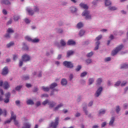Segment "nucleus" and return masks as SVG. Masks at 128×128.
I'll return each instance as SVG.
<instances>
[{
  "mask_svg": "<svg viewBox=\"0 0 128 128\" xmlns=\"http://www.w3.org/2000/svg\"><path fill=\"white\" fill-rule=\"evenodd\" d=\"M11 118L10 120H6L5 124H10L12 122V120H14L15 126H18V122L16 120V116L14 114V112H11Z\"/></svg>",
  "mask_w": 128,
  "mask_h": 128,
  "instance_id": "obj_1",
  "label": "nucleus"
},
{
  "mask_svg": "<svg viewBox=\"0 0 128 128\" xmlns=\"http://www.w3.org/2000/svg\"><path fill=\"white\" fill-rule=\"evenodd\" d=\"M34 10L29 8H26V12H28L30 16H34V12H40V9H38V6H34Z\"/></svg>",
  "mask_w": 128,
  "mask_h": 128,
  "instance_id": "obj_2",
  "label": "nucleus"
},
{
  "mask_svg": "<svg viewBox=\"0 0 128 128\" xmlns=\"http://www.w3.org/2000/svg\"><path fill=\"white\" fill-rule=\"evenodd\" d=\"M56 86H58V84L54 82V83L51 84L50 88L42 86V90L44 92H48V90H50V88H51L52 90V88H56Z\"/></svg>",
  "mask_w": 128,
  "mask_h": 128,
  "instance_id": "obj_3",
  "label": "nucleus"
},
{
  "mask_svg": "<svg viewBox=\"0 0 128 128\" xmlns=\"http://www.w3.org/2000/svg\"><path fill=\"white\" fill-rule=\"evenodd\" d=\"M123 48L124 45L122 44L120 45L119 46L116 47L115 50L112 51V56H116V54H118V52H120V50H122Z\"/></svg>",
  "mask_w": 128,
  "mask_h": 128,
  "instance_id": "obj_4",
  "label": "nucleus"
},
{
  "mask_svg": "<svg viewBox=\"0 0 128 128\" xmlns=\"http://www.w3.org/2000/svg\"><path fill=\"white\" fill-rule=\"evenodd\" d=\"M82 16H85L86 20H90L92 16L90 14V11L85 10L82 14Z\"/></svg>",
  "mask_w": 128,
  "mask_h": 128,
  "instance_id": "obj_5",
  "label": "nucleus"
},
{
  "mask_svg": "<svg viewBox=\"0 0 128 128\" xmlns=\"http://www.w3.org/2000/svg\"><path fill=\"white\" fill-rule=\"evenodd\" d=\"M58 120H60L59 118L58 117L56 118L55 119V122H51L50 125V128H56V126H58Z\"/></svg>",
  "mask_w": 128,
  "mask_h": 128,
  "instance_id": "obj_6",
  "label": "nucleus"
},
{
  "mask_svg": "<svg viewBox=\"0 0 128 128\" xmlns=\"http://www.w3.org/2000/svg\"><path fill=\"white\" fill-rule=\"evenodd\" d=\"M64 66H66V68H74V64L72 63V62L65 61L63 63Z\"/></svg>",
  "mask_w": 128,
  "mask_h": 128,
  "instance_id": "obj_7",
  "label": "nucleus"
},
{
  "mask_svg": "<svg viewBox=\"0 0 128 128\" xmlns=\"http://www.w3.org/2000/svg\"><path fill=\"white\" fill-rule=\"evenodd\" d=\"M102 38V35H100L98 36L96 38V40H97V42H96V46L94 48L95 50H98V46L100 44L99 40Z\"/></svg>",
  "mask_w": 128,
  "mask_h": 128,
  "instance_id": "obj_8",
  "label": "nucleus"
},
{
  "mask_svg": "<svg viewBox=\"0 0 128 128\" xmlns=\"http://www.w3.org/2000/svg\"><path fill=\"white\" fill-rule=\"evenodd\" d=\"M22 62H28L30 60V57L28 55L25 54L22 56Z\"/></svg>",
  "mask_w": 128,
  "mask_h": 128,
  "instance_id": "obj_9",
  "label": "nucleus"
},
{
  "mask_svg": "<svg viewBox=\"0 0 128 128\" xmlns=\"http://www.w3.org/2000/svg\"><path fill=\"white\" fill-rule=\"evenodd\" d=\"M8 34H7L5 35V37H6V38H10V34L14 32V30H12V28H8Z\"/></svg>",
  "mask_w": 128,
  "mask_h": 128,
  "instance_id": "obj_10",
  "label": "nucleus"
},
{
  "mask_svg": "<svg viewBox=\"0 0 128 128\" xmlns=\"http://www.w3.org/2000/svg\"><path fill=\"white\" fill-rule=\"evenodd\" d=\"M8 74V68L7 66L4 67L2 72V74L3 76H6V74Z\"/></svg>",
  "mask_w": 128,
  "mask_h": 128,
  "instance_id": "obj_11",
  "label": "nucleus"
},
{
  "mask_svg": "<svg viewBox=\"0 0 128 128\" xmlns=\"http://www.w3.org/2000/svg\"><path fill=\"white\" fill-rule=\"evenodd\" d=\"M102 87L99 88L97 91L96 92V96H100V94H102Z\"/></svg>",
  "mask_w": 128,
  "mask_h": 128,
  "instance_id": "obj_12",
  "label": "nucleus"
},
{
  "mask_svg": "<svg viewBox=\"0 0 128 128\" xmlns=\"http://www.w3.org/2000/svg\"><path fill=\"white\" fill-rule=\"evenodd\" d=\"M68 46H74L76 44V42L73 40H69L67 42Z\"/></svg>",
  "mask_w": 128,
  "mask_h": 128,
  "instance_id": "obj_13",
  "label": "nucleus"
},
{
  "mask_svg": "<svg viewBox=\"0 0 128 128\" xmlns=\"http://www.w3.org/2000/svg\"><path fill=\"white\" fill-rule=\"evenodd\" d=\"M80 6L81 8H84V10H88V5L84 3H80Z\"/></svg>",
  "mask_w": 128,
  "mask_h": 128,
  "instance_id": "obj_14",
  "label": "nucleus"
},
{
  "mask_svg": "<svg viewBox=\"0 0 128 128\" xmlns=\"http://www.w3.org/2000/svg\"><path fill=\"white\" fill-rule=\"evenodd\" d=\"M22 128H30V124L28 122H25Z\"/></svg>",
  "mask_w": 128,
  "mask_h": 128,
  "instance_id": "obj_15",
  "label": "nucleus"
},
{
  "mask_svg": "<svg viewBox=\"0 0 128 128\" xmlns=\"http://www.w3.org/2000/svg\"><path fill=\"white\" fill-rule=\"evenodd\" d=\"M4 90H7V88H10V84H8V82H6L4 84Z\"/></svg>",
  "mask_w": 128,
  "mask_h": 128,
  "instance_id": "obj_16",
  "label": "nucleus"
},
{
  "mask_svg": "<svg viewBox=\"0 0 128 128\" xmlns=\"http://www.w3.org/2000/svg\"><path fill=\"white\" fill-rule=\"evenodd\" d=\"M67 84L68 81H66V80L64 78L62 79L61 81V84H62V86H66Z\"/></svg>",
  "mask_w": 128,
  "mask_h": 128,
  "instance_id": "obj_17",
  "label": "nucleus"
},
{
  "mask_svg": "<svg viewBox=\"0 0 128 128\" xmlns=\"http://www.w3.org/2000/svg\"><path fill=\"white\" fill-rule=\"evenodd\" d=\"M74 52L72 50L68 51L67 52V56L68 58L69 56H72L74 54Z\"/></svg>",
  "mask_w": 128,
  "mask_h": 128,
  "instance_id": "obj_18",
  "label": "nucleus"
},
{
  "mask_svg": "<svg viewBox=\"0 0 128 128\" xmlns=\"http://www.w3.org/2000/svg\"><path fill=\"white\" fill-rule=\"evenodd\" d=\"M2 114H3L4 116H6V110H4L2 111V110L0 108V116Z\"/></svg>",
  "mask_w": 128,
  "mask_h": 128,
  "instance_id": "obj_19",
  "label": "nucleus"
},
{
  "mask_svg": "<svg viewBox=\"0 0 128 128\" xmlns=\"http://www.w3.org/2000/svg\"><path fill=\"white\" fill-rule=\"evenodd\" d=\"M64 105L62 104L58 105L54 108V110H58L60 108H62V106Z\"/></svg>",
  "mask_w": 128,
  "mask_h": 128,
  "instance_id": "obj_20",
  "label": "nucleus"
},
{
  "mask_svg": "<svg viewBox=\"0 0 128 128\" xmlns=\"http://www.w3.org/2000/svg\"><path fill=\"white\" fill-rule=\"evenodd\" d=\"M112 4V2L110 0H105V6H110Z\"/></svg>",
  "mask_w": 128,
  "mask_h": 128,
  "instance_id": "obj_21",
  "label": "nucleus"
},
{
  "mask_svg": "<svg viewBox=\"0 0 128 128\" xmlns=\"http://www.w3.org/2000/svg\"><path fill=\"white\" fill-rule=\"evenodd\" d=\"M114 117H112L109 122V126H112V124H114Z\"/></svg>",
  "mask_w": 128,
  "mask_h": 128,
  "instance_id": "obj_22",
  "label": "nucleus"
},
{
  "mask_svg": "<svg viewBox=\"0 0 128 128\" xmlns=\"http://www.w3.org/2000/svg\"><path fill=\"white\" fill-rule=\"evenodd\" d=\"M2 4H10V2L8 0H2Z\"/></svg>",
  "mask_w": 128,
  "mask_h": 128,
  "instance_id": "obj_23",
  "label": "nucleus"
},
{
  "mask_svg": "<svg viewBox=\"0 0 128 128\" xmlns=\"http://www.w3.org/2000/svg\"><path fill=\"white\" fill-rule=\"evenodd\" d=\"M56 104V103L54 102H50L49 103L50 108H54V106Z\"/></svg>",
  "mask_w": 128,
  "mask_h": 128,
  "instance_id": "obj_24",
  "label": "nucleus"
},
{
  "mask_svg": "<svg viewBox=\"0 0 128 128\" xmlns=\"http://www.w3.org/2000/svg\"><path fill=\"white\" fill-rule=\"evenodd\" d=\"M85 32H86L84 31V30H80L79 32V36H82L84 34Z\"/></svg>",
  "mask_w": 128,
  "mask_h": 128,
  "instance_id": "obj_25",
  "label": "nucleus"
},
{
  "mask_svg": "<svg viewBox=\"0 0 128 128\" xmlns=\"http://www.w3.org/2000/svg\"><path fill=\"white\" fill-rule=\"evenodd\" d=\"M120 68H128V64H123L121 66Z\"/></svg>",
  "mask_w": 128,
  "mask_h": 128,
  "instance_id": "obj_26",
  "label": "nucleus"
},
{
  "mask_svg": "<svg viewBox=\"0 0 128 128\" xmlns=\"http://www.w3.org/2000/svg\"><path fill=\"white\" fill-rule=\"evenodd\" d=\"M82 26H84V24L82 22H79L77 24L78 28H81Z\"/></svg>",
  "mask_w": 128,
  "mask_h": 128,
  "instance_id": "obj_27",
  "label": "nucleus"
},
{
  "mask_svg": "<svg viewBox=\"0 0 128 128\" xmlns=\"http://www.w3.org/2000/svg\"><path fill=\"white\" fill-rule=\"evenodd\" d=\"M50 101L48 100H46L42 103L43 106H46V104H50Z\"/></svg>",
  "mask_w": 128,
  "mask_h": 128,
  "instance_id": "obj_28",
  "label": "nucleus"
},
{
  "mask_svg": "<svg viewBox=\"0 0 128 128\" xmlns=\"http://www.w3.org/2000/svg\"><path fill=\"white\" fill-rule=\"evenodd\" d=\"M14 44V42H10L7 44L6 46L7 48H10V46H12Z\"/></svg>",
  "mask_w": 128,
  "mask_h": 128,
  "instance_id": "obj_29",
  "label": "nucleus"
},
{
  "mask_svg": "<svg viewBox=\"0 0 128 128\" xmlns=\"http://www.w3.org/2000/svg\"><path fill=\"white\" fill-rule=\"evenodd\" d=\"M26 102L27 104H34V101L32 100H28Z\"/></svg>",
  "mask_w": 128,
  "mask_h": 128,
  "instance_id": "obj_30",
  "label": "nucleus"
},
{
  "mask_svg": "<svg viewBox=\"0 0 128 128\" xmlns=\"http://www.w3.org/2000/svg\"><path fill=\"white\" fill-rule=\"evenodd\" d=\"M70 10H71L72 12H76V8L74 7H71Z\"/></svg>",
  "mask_w": 128,
  "mask_h": 128,
  "instance_id": "obj_31",
  "label": "nucleus"
},
{
  "mask_svg": "<svg viewBox=\"0 0 128 128\" xmlns=\"http://www.w3.org/2000/svg\"><path fill=\"white\" fill-rule=\"evenodd\" d=\"M20 16H14V20L15 22H18V20H20Z\"/></svg>",
  "mask_w": 128,
  "mask_h": 128,
  "instance_id": "obj_32",
  "label": "nucleus"
},
{
  "mask_svg": "<svg viewBox=\"0 0 128 128\" xmlns=\"http://www.w3.org/2000/svg\"><path fill=\"white\" fill-rule=\"evenodd\" d=\"M60 43V44L62 46H64L66 44L64 40H61Z\"/></svg>",
  "mask_w": 128,
  "mask_h": 128,
  "instance_id": "obj_33",
  "label": "nucleus"
},
{
  "mask_svg": "<svg viewBox=\"0 0 128 128\" xmlns=\"http://www.w3.org/2000/svg\"><path fill=\"white\" fill-rule=\"evenodd\" d=\"M32 42H40V40L38 38H34L32 40Z\"/></svg>",
  "mask_w": 128,
  "mask_h": 128,
  "instance_id": "obj_34",
  "label": "nucleus"
},
{
  "mask_svg": "<svg viewBox=\"0 0 128 128\" xmlns=\"http://www.w3.org/2000/svg\"><path fill=\"white\" fill-rule=\"evenodd\" d=\"M25 39L26 40H28V42H32V38H30V36H26L25 37Z\"/></svg>",
  "mask_w": 128,
  "mask_h": 128,
  "instance_id": "obj_35",
  "label": "nucleus"
},
{
  "mask_svg": "<svg viewBox=\"0 0 128 128\" xmlns=\"http://www.w3.org/2000/svg\"><path fill=\"white\" fill-rule=\"evenodd\" d=\"M86 74H88V73L86 72H83L81 74L80 76L81 78H84V76H86Z\"/></svg>",
  "mask_w": 128,
  "mask_h": 128,
  "instance_id": "obj_36",
  "label": "nucleus"
},
{
  "mask_svg": "<svg viewBox=\"0 0 128 128\" xmlns=\"http://www.w3.org/2000/svg\"><path fill=\"white\" fill-rule=\"evenodd\" d=\"M106 114V110H101L99 112L100 114Z\"/></svg>",
  "mask_w": 128,
  "mask_h": 128,
  "instance_id": "obj_37",
  "label": "nucleus"
},
{
  "mask_svg": "<svg viewBox=\"0 0 128 128\" xmlns=\"http://www.w3.org/2000/svg\"><path fill=\"white\" fill-rule=\"evenodd\" d=\"M110 10H116V8L115 6L109 7Z\"/></svg>",
  "mask_w": 128,
  "mask_h": 128,
  "instance_id": "obj_38",
  "label": "nucleus"
},
{
  "mask_svg": "<svg viewBox=\"0 0 128 128\" xmlns=\"http://www.w3.org/2000/svg\"><path fill=\"white\" fill-rule=\"evenodd\" d=\"M102 78H99L97 80V84H100L102 83Z\"/></svg>",
  "mask_w": 128,
  "mask_h": 128,
  "instance_id": "obj_39",
  "label": "nucleus"
},
{
  "mask_svg": "<svg viewBox=\"0 0 128 128\" xmlns=\"http://www.w3.org/2000/svg\"><path fill=\"white\" fill-rule=\"evenodd\" d=\"M92 54H94V52H91L87 54V56L88 58H90V56H92Z\"/></svg>",
  "mask_w": 128,
  "mask_h": 128,
  "instance_id": "obj_40",
  "label": "nucleus"
},
{
  "mask_svg": "<svg viewBox=\"0 0 128 128\" xmlns=\"http://www.w3.org/2000/svg\"><path fill=\"white\" fill-rule=\"evenodd\" d=\"M5 96L6 98H10V92L6 94Z\"/></svg>",
  "mask_w": 128,
  "mask_h": 128,
  "instance_id": "obj_41",
  "label": "nucleus"
},
{
  "mask_svg": "<svg viewBox=\"0 0 128 128\" xmlns=\"http://www.w3.org/2000/svg\"><path fill=\"white\" fill-rule=\"evenodd\" d=\"M86 63L87 64H92V60L88 59L86 60Z\"/></svg>",
  "mask_w": 128,
  "mask_h": 128,
  "instance_id": "obj_42",
  "label": "nucleus"
},
{
  "mask_svg": "<svg viewBox=\"0 0 128 128\" xmlns=\"http://www.w3.org/2000/svg\"><path fill=\"white\" fill-rule=\"evenodd\" d=\"M22 88V86H17L15 90H20V88Z\"/></svg>",
  "mask_w": 128,
  "mask_h": 128,
  "instance_id": "obj_43",
  "label": "nucleus"
},
{
  "mask_svg": "<svg viewBox=\"0 0 128 128\" xmlns=\"http://www.w3.org/2000/svg\"><path fill=\"white\" fill-rule=\"evenodd\" d=\"M120 106H117L116 108V112L118 114L120 112Z\"/></svg>",
  "mask_w": 128,
  "mask_h": 128,
  "instance_id": "obj_44",
  "label": "nucleus"
},
{
  "mask_svg": "<svg viewBox=\"0 0 128 128\" xmlns=\"http://www.w3.org/2000/svg\"><path fill=\"white\" fill-rule=\"evenodd\" d=\"M80 68H82V66H78L76 68V72H78L80 70Z\"/></svg>",
  "mask_w": 128,
  "mask_h": 128,
  "instance_id": "obj_45",
  "label": "nucleus"
},
{
  "mask_svg": "<svg viewBox=\"0 0 128 128\" xmlns=\"http://www.w3.org/2000/svg\"><path fill=\"white\" fill-rule=\"evenodd\" d=\"M94 82V79L92 78H90L89 79V84H92Z\"/></svg>",
  "mask_w": 128,
  "mask_h": 128,
  "instance_id": "obj_46",
  "label": "nucleus"
},
{
  "mask_svg": "<svg viewBox=\"0 0 128 128\" xmlns=\"http://www.w3.org/2000/svg\"><path fill=\"white\" fill-rule=\"evenodd\" d=\"M120 82L118 81L116 83L115 86H120Z\"/></svg>",
  "mask_w": 128,
  "mask_h": 128,
  "instance_id": "obj_47",
  "label": "nucleus"
},
{
  "mask_svg": "<svg viewBox=\"0 0 128 128\" xmlns=\"http://www.w3.org/2000/svg\"><path fill=\"white\" fill-rule=\"evenodd\" d=\"M10 102V98H6V99L4 100V102L6 104H8V102Z\"/></svg>",
  "mask_w": 128,
  "mask_h": 128,
  "instance_id": "obj_48",
  "label": "nucleus"
},
{
  "mask_svg": "<svg viewBox=\"0 0 128 128\" xmlns=\"http://www.w3.org/2000/svg\"><path fill=\"white\" fill-rule=\"evenodd\" d=\"M110 57H108L105 58V62H110Z\"/></svg>",
  "mask_w": 128,
  "mask_h": 128,
  "instance_id": "obj_49",
  "label": "nucleus"
},
{
  "mask_svg": "<svg viewBox=\"0 0 128 128\" xmlns=\"http://www.w3.org/2000/svg\"><path fill=\"white\" fill-rule=\"evenodd\" d=\"M24 64L23 61L20 60L19 62V66H22Z\"/></svg>",
  "mask_w": 128,
  "mask_h": 128,
  "instance_id": "obj_50",
  "label": "nucleus"
},
{
  "mask_svg": "<svg viewBox=\"0 0 128 128\" xmlns=\"http://www.w3.org/2000/svg\"><path fill=\"white\" fill-rule=\"evenodd\" d=\"M44 97L48 98V94H43L42 96V98H44Z\"/></svg>",
  "mask_w": 128,
  "mask_h": 128,
  "instance_id": "obj_51",
  "label": "nucleus"
},
{
  "mask_svg": "<svg viewBox=\"0 0 128 128\" xmlns=\"http://www.w3.org/2000/svg\"><path fill=\"white\" fill-rule=\"evenodd\" d=\"M12 22V20L10 19L9 21L7 22V24H10Z\"/></svg>",
  "mask_w": 128,
  "mask_h": 128,
  "instance_id": "obj_52",
  "label": "nucleus"
},
{
  "mask_svg": "<svg viewBox=\"0 0 128 128\" xmlns=\"http://www.w3.org/2000/svg\"><path fill=\"white\" fill-rule=\"evenodd\" d=\"M24 21L26 24H30V20L28 19L25 18Z\"/></svg>",
  "mask_w": 128,
  "mask_h": 128,
  "instance_id": "obj_53",
  "label": "nucleus"
},
{
  "mask_svg": "<svg viewBox=\"0 0 128 128\" xmlns=\"http://www.w3.org/2000/svg\"><path fill=\"white\" fill-rule=\"evenodd\" d=\"M106 122H104L102 124V127L104 128V126H106Z\"/></svg>",
  "mask_w": 128,
  "mask_h": 128,
  "instance_id": "obj_54",
  "label": "nucleus"
},
{
  "mask_svg": "<svg viewBox=\"0 0 128 128\" xmlns=\"http://www.w3.org/2000/svg\"><path fill=\"white\" fill-rule=\"evenodd\" d=\"M126 84V82H124L122 84H121V86H124Z\"/></svg>",
  "mask_w": 128,
  "mask_h": 128,
  "instance_id": "obj_55",
  "label": "nucleus"
},
{
  "mask_svg": "<svg viewBox=\"0 0 128 128\" xmlns=\"http://www.w3.org/2000/svg\"><path fill=\"white\" fill-rule=\"evenodd\" d=\"M16 58H18V56L16 55H14L13 56V60H16Z\"/></svg>",
  "mask_w": 128,
  "mask_h": 128,
  "instance_id": "obj_56",
  "label": "nucleus"
},
{
  "mask_svg": "<svg viewBox=\"0 0 128 128\" xmlns=\"http://www.w3.org/2000/svg\"><path fill=\"white\" fill-rule=\"evenodd\" d=\"M83 110H84L86 114H88V111H86V107H84Z\"/></svg>",
  "mask_w": 128,
  "mask_h": 128,
  "instance_id": "obj_57",
  "label": "nucleus"
},
{
  "mask_svg": "<svg viewBox=\"0 0 128 128\" xmlns=\"http://www.w3.org/2000/svg\"><path fill=\"white\" fill-rule=\"evenodd\" d=\"M2 12L4 14H8V12L6 10H3Z\"/></svg>",
  "mask_w": 128,
  "mask_h": 128,
  "instance_id": "obj_58",
  "label": "nucleus"
},
{
  "mask_svg": "<svg viewBox=\"0 0 128 128\" xmlns=\"http://www.w3.org/2000/svg\"><path fill=\"white\" fill-rule=\"evenodd\" d=\"M26 88H30V86H32V84H26Z\"/></svg>",
  "mask_w": 128,
  "mask_h": 128,
  "instance_id": "obj_59",
  "label": "nucleus"
},
{
  "mask_svg": "<svg viewBox=\"0 0 128 128\" xmlns=\"http://www.w3.org/2000/svg\"><path fill=\"white\" fill-rule=\"evenodd\" d=\"M29 78H30V77L28 76H24V80H28Z\"/></svg>",
  "mask_w": 128,
  "mask_h": 128,
  "instance_id": "obj_60",
  "label": "nucleus"
},
{
  "mask_svg": "<svg viewBox=\"0 0 128 128\" xmlns=\"http://www.w3.org/2000/svg\"><path fill=\"white\" fill-rule=\"evenodd\" d=\"M16 104L17 106H18L20 104V100H16Z\"/></svg>",
  "mask_w": 128,
  "mask_h": 128,
  "instance_id": "obj_61",
  "label": "nucleus"
},
{
  "mask_svg": "<svg viewBox=\"0 0 128 128\" xmlns=\"http://www.w3.org/2000/svg\"><path fill=\"white\" fill-rule=\"evenodd\" d=\"M36 106H40V102H38L36 104Z\"/></svg>",
  "mask_w": 128,
  "mask_h": 128,
  "instance_id": "obj_62",
  "label": "nucleus"
},
{
  "mask_svg": "<svg viewBox=\"0 0 128 128\" xmlns=\"http://www.w3.org/2000/svg\"><path fill=\"white\" fill-rule=\"evenodd\" d=\"M80 116V113L78 112L75 115V116H76V118H78V116Z\"/></svg>",
  "mask_w": 128,
  "mask_h": 128,
  "instance_id": "obj_63",
  "label": "nucleus"
},
{
  "mask_svg": "<svg viewBox=\"0 0 128 128\" xmlns=\"http://www.w3.org/2000/svg\"><path fill=\"white\" fill-rule=\"evenodd\" d=\"M0 94H1L2 96L4 94V90L2 89L0 90Z\"/></svg>",
  "mask_w": 128,
  "mask_h": 128,
  "instance_id": "obj_64",
  "label": "nucleus"
}]
</instances>
